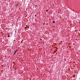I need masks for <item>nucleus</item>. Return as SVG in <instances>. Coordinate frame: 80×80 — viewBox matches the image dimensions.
<instances>
[{"label": "nucleus", "mask_w": 80, "mask_h": 80, "mask_svg": "<svg viewBox=\"0 0 80 80\" xmlns=\"http://www.w3.org/2000/svg\"><path fill=\"white\" fill-rule=\"evenodd\" d=\"M52 22H53V23H55V21H53Z\"/></svg>", "instance_id": "1"}, {"label": "nucleus", "mask_w": 80, "mask_h": 80, "mask_svg": "<svg viewBox=\"0 0 80 80\" xmlns=\"http://www.w3.org/2000/svg\"><path fill=\"white\" fill-rule=\"evenodd\" d=\"M8 37L9 38L10 37V35H8Z\"/></svg>", "instance_id": "2"}, {"label": "nucleus", "mask_w": 80, "mask_h": 80, "mask_svg": "<svg viewBox=\"0 0 80 80\" xmlns=\"http://www.w3.org/2000/svg\"><path fill=\"white\" fill-rule=\"evenodd\" d=\"M17 50H16V51H15V53H16V52H17Z\"/></svg>", "instance_id": "3"}, {"label": "nucleus", "mask_w": 80, "mask_h": 80, "mask_svg": "<svg viewBox=\"0 0 80 80\" xmlns=\"http://www.w3.org/2000/svg\"><path fill=\"white\" fill-rule=\"evenodd\" d=\"M27 28L25 27V28L26 29H27Z\"/></svg>", "instance_id": "4"}, {"label": "nucleus", "mask_w": 80, "mask_h": 80, "mask_svg": "<svg viewBox=\"0 0 80 80\" xmlns=\"http://www.w3.org/2000/svg\"><path fill=\"white\" fill-rule=\"evenodd\" d=\"M15 54H16V53H15H15H14V55H15Z\"/></svg>", "instance_id": "5"}, {"label": "nucleus", "mask_w": 80, "mask_h": 80, "mask_svg": "<svg viewBox=\"0 0 80 80\" xmlns=\"http://www.w3.org/2000/svg\"><path fill=\"white\" fill-rule=\"evenodd\" d=\"M40 40H42V39H40Z\"/></svg>", "instance_id": "6"}, {"label": "nucleus", "mask_w": 80, "mask_h": 80, "mask_svg": "<svg viewBox=\"0 0 80 80\" xmlns=\"http://www.w3.org/2000/svg\"><path fill=\"white\" fill-rule=\"evenodd\" d=\"M13 63H15V62H13Z\"/></svg>", "instance_id": "7"}, {"label": "nucleus", "mask_w": 80, "mask_h": 80, "mask_svg": "<svg viewBox=\"0 0 80 80\" xmlns=\"http://www.w3.org/2000/svg\"><path fill=\"white\" fill-rule=\"evenodd\" d=\"M8 35H9V33H8Z\"/></svg>", "instance_id": "8"}, {"label": "nucleus", "mask_w": 80, "mask_h": 80, "mask_svg": "<svg viewBox=\"0 0 80 80\" xmlns=\"http://www.w3.org/2000/svg\"><path fill=\"white\" fill-rule=\"evenodd\" d=\"M28 28H29V27L28 26Z\"/></svg>", "instance_id": "9"}, {"label": "nucleus", "mask_w": 80, "mask_h": 80, "mask_svg": "<svg viewBox=\"0 0 80 80\" xmlns=\"http://www.w3.org/2000/svg\"><path fill=\"white\" fill-rule=\"evenodd\" d=\"M56 55H57V53H56Z\"/></svg>", "instance_id": "10"}, {"label": "nucleus", "mask_w": 80, "mask_h": 80, "mask_svg": "<svg viewBox=\"0 0 80 80\" xmlns=\"http://www.w3.org/2000/svg\"><path fill=\"white\" fill-rule=\"evenodd\" d=\"M46 11H48L47 10H46Z\"/></svg>", "instance_id": "11"}, {"label": "nucleus", "mask_w": 80, "mask_h": 80, "mask_svg": "<svg viewBox=\"0 0 80 80\" xmlns=\"http://www.w3.org/2000/svg\"><path fill=\"white\" fill-rule=\"evenodd\" d=\"M35 17H36V15H35Z\"/></svg>", "instance_id": "12"}]
</instances>
